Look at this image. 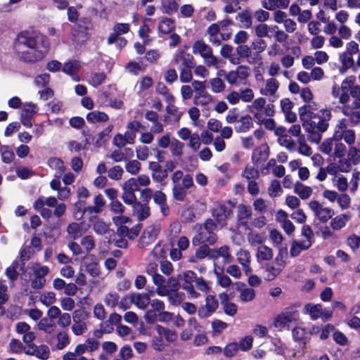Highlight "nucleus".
<instances>
[{
	"label": "nucleus",
	"mask_w": 360,
	"mask_h": 360,
	"mask_svg": "<svg viewBox=\"0 0 360 360\" xmlns=\"http://www.w3.org/2000/svg\"><path fill=\"white\" fill-rule=\"evenodd\" d=\"M359 45L355 41H349L346 44L345 50L340 53L339 60L342 65V68L345 70L352 69L354 70V56L359 52Z\"/></svg>",
	"instance_id": "39448f33"
},
{
	"label": "nucleus",
	"mask_w": 360,
	"mask_h": 360,
	"mask_svg": "<svg viewBox=\"0 0 360 360\" xmlns=\"http://www.w3.org/2000/svg\"><path fill=\"white\" fill-rule=\"evenodd\" d=\"M341 112L349 118L352 125H357L360 123V108H354L346 105L341 108Z\"/></svg>",
	"instance_id": "cd10ccee"
},
{
	"label": "nucleus",
	"mask_w": 360,
	"mask_h": 360,
	"mask_svg": "<svg viewBox=\"0 0 360 360\" xmlns=\"http://www.w3.org/2000/svg\"><path fill=\"white\" fill-rule=\"evenodd\" d=\"M300 319L297 310H286L276 316L274 325L276 328L282 329L288 326L290 323L297 322Z\"/></svg>",
	"instance_id": "4468645a"
},
{
	"label": "nucleus",
	"mask_w": 360,
	"mask_h": 360,
	"mask_svg": "<svg viewBox=\"0 0 360 360\" xmlns=\"http://www.w3.org/2000/svg\"><path fill=\"white\" fill-rule=\"evenodd\" d=\"M120 296L115 292H110L105 295L103 302L105 305L110 308L116 307L119 304Z\"/></svg>",
	"instance_id": "864d4df0"
},
{
	"label": "nucleus",
	"mask_w": 360,
	"mask_h": 360,
	"mask_svg": "<svg viewBox=\"0 0 360 360\" xmlns=\"http://www.w3.org/2000/svg\"><path fill=\"white\" fill-rule=\"evenodd\" d=\"M218 308V301L213 295H207L205 299V305L198 311V314L202 318L210 316Z\"/></svg>",
	"instance_id": "412c9836"
},
{
	"label": "nucleus",
	"mask_w": 360,
	"mask_h": 360,
	"mask_svg": "<svg viewBox=\"0 0 360 360\" xmlns=\"http://www.w3.org/2000/svg\"><path fill=\"white\" fill-rule=\"evenodd\" d=\"M297 150L299 153L305 156H310L312 155V149L309 145L306 143L304 136L300 137L297 140Z\"/></svg>",
	"instance_id": "69168bd1"
},
{
	"label": "nucleus",
	"mask_w": 360,
	"mask_h": 360,
	"mask_svg": "<svg viewBox=\"0 0 360 360\" xmlns=\"http://www.w3.org/2000/svg\"><path fill=\"white\" fill-rule=\"evenodd\" d=\"M355 77L350 76L342 82V90H348L350 96L352 98L350 107L354 108H360V85L354 84Z\"/></svg>",
	"instance_id": "9d476101"
},
{
	"label": "nucleus",
	"mask_w": 360,
	"mask_h": 360,
	"mask_svg": "<svg viewBox=\"0 0 360 360\" xmlns=\"http://www.w3.org/2000/svg\"><path fill=\"white\" fill-rule=\"evenodd\" d=\"M15 332L22 335V341L27 345H30L36 338L35 333L31 331V327L25 322H18L15 327Z\"/></svg>",
	"instance_id": "dca6fc26"
},
{
	"label": "nucleus",
	"mask_w": 360,
	"mask_h": 360,
	"mask_svg": "<svg viewBox=\"0 0 360 360\" xmlns=\"http://www.w3.org/2000/svg\"><path fill=\"white\" fill-rule=\"evenodd\" d=\"M94 203V205L93 206L88 207L86 210L90 214H98L101 212L105 205V201L101 194L95 197Z\"/></svg>",
	"instance_id": "49530a36"
},
{
	"label": "nucleus",
	"mask_w": 360,
	"mask_h": 360,
	"mask_svg": "<svg viewBox=\"0 0 360 360\" xmlns=\"http://www.w3.org/2000/svg\"><path fill=\"white\" fill-rule=\"evenodd\" d=\"M181 275V278L184 281L182 288L187 292L191 298H198L200 294L195 290V287L193 285V283H195L198 278L197 274L193 271H186Z\"/></svg>",
	"instance_id": "2eb2a0df"
},
{
	"label": "nucleus",
	"mask_w": 360,
	"mask_h": 360,
	"mask_svg": "<svg viewBox=\"0 0 360 360\" xmlns=\"http://www.w3.org/2000/svg\"><path fill=\"white\" fill-rule=\"evenodd\" d=\"M253 127L252 117L250 115L240 117L237 121L236 130L238 132H246Z\"/></svg>",
	"instance_id": "72a5a7b5"
},
{
	"label": "nucleus",
	"mask_w": 360,
	"mask_h": 360,
	"mask_svg": "<svg viewBox=\"0 0 360 360\" xmlns=\"http://www.w3.org/2000/svg\"><path fill=\"white\" fill-rule=\"evenodd\" d=\"M213 102V97L207 91L200 94H195L193 103L195 105L207 106Z\"/></svg>",
	"instance_id": "37998d69"
},
{
	"label": "nucleus",
	"mask_w": 360,
	"mask_h": 360,
	"mask_svg": "<svg viewBox=\"0 0 360 360\" xmlns=\"http://www.w3.org/2000/svg\"><path fill=\"white\" fill-rule=\"evenodd\" d=\"M132 208L134 214L139 221L144 220L150 215V208L146 205L137 202L132 206Z\"/></svg>",
	"instance_id": "e433bc0d"
},
{
	"label": "nucleus",
	"mask_w": 360,
	"mask_h": 360,
	"mask_svg": "<svg viewBox=\"0 0 360 360\" xmlns=\"http://www.w3.org/2000/svg\"><path fill=\"white\" fill-rule=\"evenodd\" d=\"M309 208L321 222L326 223L335 214L333 209L324 206L318 200H312L308 203Z\"/></svg>",
	"instance_id": "1a4fd4ad"
},
{
	"label": "nucleus",
	"mask_w": 360,
	"mask_h": 360,
	"mask_svg": "<svg viewBox=\"0 0 360 360\" xmlns=\"http://www.w3.org/2000/svg\"><path fill=\"white\" fill-rule=\"evenodd\" d=\"M193 54L200 55L207 67L219 68L220 60L212 52V48L202 40L195 41L192 46Z\"/></svg>",
	"instance_id": "20e7f679"
},
{
	"label": "nucleus",
	"mask_w": 360,
	"mask_h": 360,
	"mask_svg": "<svg viewBox=\"0 0 360 360\" xmlns=\"http://www.w3.org/2000/svg\"><path fill=\"white\" fill-rule=\"evenodd\" d=\"M87 319L86 312L83 310H75L72 313L73 323L71 326L72 332L77 336L82 335L87 330L85 320Z\"/></svg>",
	"instance_id": "9b49d317"
},
{
	"label": "nucleus",
	"mask_w": 360,
	"mask_h": 360,
	"mask_svg": "<svg viewBox=\"0 0 360 360\" xmlns=\"http://www.w3.org/2000/svg\"><path fill=\"white\" fill-rule=\"evenodd\" d=\"M129 300L130 303L141 309H146L150 302V295L146 292H132L129 295Z\"/></svg>",
	"instance_id": "f3484780"
},
{
	"label": "nucleus",
	"mask_w": 360,
	"mask_h": 360,
	"mask_svg": "<svg viewBox=\"0 0 360 360\" xmlns=\"http://www.w3.org/2000/svg\"><path fill=\"white\" fill-rule=\"evenodd\" d=\"M350 219L348 214H341L331 218L330 226L333 231H339L345 227L347 221Z\"/></svg>",
	"instance_id": "473e14b6"
},
{
	"label": "nucleus",
	"mask_w": 360,
	"mask_h": 360,
	"mask_svg": "<svg viewBox=\"0 0 360 360\" xmlns=\"http://www.w3.org/2000/svg\"><path fill=\"white\" fill-rule=\"evenodd\" d=\"M25 354L29 355H35L37 358L41 360H47L50 356V349L48 346L45 345L37 346L36 345L31 343L27 346V350L25 351Z\"/></svg>",
	"instance_id": "a211bd4d"
},
{
	"label": "nucleus",
	"mask_w": 360,
	"mask_h": 360,
	"mask_svg": "<svg viewBox=\"0 0 360 360\" xmlns=\"http://www.w3.org/2000/svg\"><path fill=\"white\" fill-rule=\"evenodd\" d=\"M140 231V228L138 226L129 228L127 224L121 226L117 229V233L121 237H127L129 239L135 238Z\"/></svg>",
	"instance_id": "c9c22d12"
},
{
	"label": "nucleus",
	"mask_w": 360,
	"mask_h": 360,
	"mask_svg": "<svg viewBox=\"0 0 360 360\" xmlns=\"http://www.w3.org/2000/svg\"><path fill=\"white\" fill-rule=\"evenodd\" d=\"M49 166L56 169L58 175H61L65 171L63 162L57 158H51L48 161Z\"/></svg>",
	"instance_id": "052dcab7"
},
{
	"label": "nucleus",
	"mask_w": 360,
	"mask_h": 360,
	"mask_svg": "<svg viewBox=\"0 0 360 360\" xmlns=\"http://www.w3.org/2000/svg\"><path fill=\"white\" fill-rule=\"evenodd\" d=\"M72 37L76 44H83L88 39L87 26L77 24L72 31Z\"/></svg>",
	"instance_id": "5701e85b"
},
{
	"label": "nucleus",
	"mask_w": 360,
	"mask_h": 360,
	"mask_svg": "<svg viewBox=\"0 0 360 360\" xmlns=\"http://www.w3.org/2000/svg\"><path fill=\"white\" fill-rule=\"evenodd\" d=\"M99 347V342L94 338L87 339L84 343L78 344L73 352H67L63 356V360H76V357L84 356L86 352H94Z\"/></svg>",
	"instance_id": "423d86ee"
},
{
	"label": "nucleus",
	"mask_w": 360,
	"mask_h": 360,
	"mask_svg": "<svg viewBox=\"0 0 360 360\" xmlns=\"http://www.w3.org/2000/svg\"><path fill=\"white\" fill-rule=\"evenodd\" d=\"M231 214V209L224 204L217 205L213 210V217L219 224H224Z\"/></svg>",
	"instance_id": "393cba45"
},
{
	"label": "nucleus",
	"mask_w": 360,
	"mask_h": 360,
	"mask_svg": "<svg viewBox=\"0 0 360 360\" xmlns=\"http://www.w3.org/2000/svg\"><path fill=\"white\" fill-rule=\"evenodd\" d=\"M236 290L239 292V299L242 302H252L255 298L254 289L248 288L244 283L236 282Z\"/></svg>",
	"instance_id": "6ab92c4d"
},
{
	"label": "nucleus",
	"mask_w": 360,
	"mask_h": 360,
	"mask_svg": "<svg viewBox=\"0 0 360 360\" xmlns=\"http://www.w3.org/2000/svg\"><path fill=\"white\" fill-rule=\"evenodd\" d=\"M122 190L123 193L122 194V199L126 204L133 206L135 203L138 202L135 193L131 191L130 190H128L123 186Z\"/></svg>",
	"instance_id": "13d9d810"
},
{
	"label": "nucleus",
	"mask_w": 360,
	"mask_h": 360,
	"mask_svg": "<svg viewBox=\"0 0 360 360\" xmlns=\"http://www.w3.org/2000/svg\"><path fill=\"white\" fill-rule=\"evenodd\" d=\"M210 248L208 245H202L200 246L195 252V257L189 259V262L191 263H196L198 260H202L205 257H209Z\"/></svg>",
	"instance_id": "de8ad7c7"
},
{
	"label": "nucleus",
	"mask_w": 360,
	"mask_h": 360,
	"mask_svg": "<svg viewBox=\"0 0 360 360\" xmlns=\"http://www.w3.org/2000/svg\"><path fill=\"white\" fill-rule=\"evenodd\" d=\"M266 98L258 97L254 98L251 104L248 106V111L253 115L255 121H261V116L265 115L267 117H273L275 110L274 105L271 103L266 105Z\"/></svg>",
	"instance_id": "7ed1b4c3"
},
{
	"label": "nucleus",
	"mask_w": 360,
	"mask_h": 360,
	"mask_svg": "<svg viewBox=\"0 0 360 360\" xmlns=\"http://www.w3.org/2000/svg\"><path fill=\"white\" fill-rule=\"evenodd\" d=\"M37 327L39 330H42L47 334L53 333L56 328V324L46 318L41 319L39 321Z\"/></svg>",
	"instance_id": "a18cd8bd"
},
{
	"label": "nucleus",
	"mask_w": 360,
	"mask_h": 360,
	"mask_svg": "<svg viewBox=\"0 0 360 360\" xmlns=\"http://www.w3.org/2000/svg\"><path fill=\"white\" fill-rule=\"evenodd\" d=\"M283 193L281 184L278 180L274 179L271 181L268 188V193L271 197H277Z\"/></svg>",
	"instance_id": "680f3d73"
},
{
	"label": "nucleus",
	"mask_w": 360,
	"mask_h": 360,
	"mask_svg": "<svg viewBox=\"0 0 360 360\" xmlns=\"http://www.w3.org/2000/svg\"><path fill=\"white\" fill-rule=\"evenodd\" d=\"M269 205V201L263 198H257L254 201L252 205L255 211L264 214L268 212Z\"/></svg>",
	"instance_id": "0e129e2a"
},
{
	"label": "nucleus",
	"mask_w": 360,
	"mask_h": 360,
	"mask_svg": "<svg viewBox=\"0 0 360 360\" xmlns=\"http://www.w3.org/2000/svg\"><path fill=\"white\" fill-rule=\"evenodd\" d=\"M86 120L91 123L105 122L108 120V116L103 112L92 111L87 114Z\"/></svg>",
	"instance_id": "09e8293b"
},
{
	"label": "nucleus",
	"mask_w": 360,
	"mask_h": 360,
	"mask_svg": "<svg viewBox=\"0 0 360 360\" xmlns=\"http://www.w3.org/2000/svg\"><path fill=\"white\" fill-rule=\"evenodd\" d=\"M273 256L274 252L271 248L265 245H261L258 247L256 252V258L258 262L269 261L273 258Z\"/></svg>",
	"instance_id": "f704fd0d"
},
{
	"label": "nucleus",
	"mask_w": 360,
	"mask_h": 360,
	"mask_svg": "<svg viewBox=\"0 0 360 360\" xmlns=\"http://www.w3.org/2000/svg\"><path fill=\"white\" fill-rule=\"evenodd\" d=\"M242 177L247 180H255L259 178V172L254 166L247 165L242 172Z\"/></svg>",
	"instance_id": "5fc2aeb1"
},
{
	"label": "nucleus",
	"mask_w": 360,
	"mask_h": 360,
	"mask_svg": "<svg viewBox=\"0 0 360 360\" xmlns=\"http://www.w3.org/2000/svg\"><path fill=\"white\" fill-rule=\"evenodd\" d=\"M306 131L309 133L308 139L313 143H320L322 135L321 132L315 130V128H312V124H311L309 126L304 125Z\"/></svg>",
	"instance_id": "bf43d9fd"
},
{
	"label": "nucleus",
	"mask_w": 360,
	"mask_h": 360,
	"mask_svg": "<svg viewBox=\"0 0 360 360\" xmlns=\"http://www.w3.org/2000/svg\"><path fill=\"white\" fill-rule=\"evenodd\" d=\"M174 22L169 18H164L159 23L158 29L163 34H169L174 29Z\"/></svg>",
	"instance_id": "4d7b16f0"
},
{
	"label": "nucleus",
	"mask_w": 360,
	"mask_h": 360,
	"mask_svg": "<svg viewBox=\"0 0 360 360\" xmlns=\"http://www.w3.org/2000/svg\"><path fill=\"white\" fill-rule=\"evenodd\" d=\"M49 343L53 345L56 349L62 350L70 345V338L67 331L60 330Z\"/></svg>",
	"instance_id": "aec40b11"
},
{
	"label": "nucleus",
	"mask_w": 360,
	"mask_h": 360,
	"mask_svg": "<svg viewBox=\"0 0 360 360\" xmlns=\"http://www.w3.org/2000/svg\"><path fill=\"white\" fill-rule=\"evenodd\" d=\"M269 147L265 145H261L255 148L252 153V160L255 164L265 161L269 158Z\"/></svg>",
	"instance_id": "2f4dec72"
},
{
	"label": "nucleus",
	"mask_w": 360,
	"mask_h": 360,
	"mask_svg": "<svg viewBox=\"0 0 360 360\" xmlns=\"http://www.w3.org/2000/svg\"><path fill=\"white\" fill-rule=\"evenodd\" d=\"M214 266H216V264H214ZM214 274L216 276L217 279V283L219 285L223 288H229L232 284L233 282L230 277L224 274V271L221 270V271H219L216 267L214 269Z\"/></svg>",
	"instance_id": "4c0bfd02"
},
{
	"label": "nucleus",
	"mask_w": 360,
	"mask_h": 360,
	"mask_svg": "<svg viewBox=\"0 0 360 360\" xmlns=\"http://www.w3.org/2000/svg\"><path fill=\"white\" fill-rule=\"evenodd\" d=\"M148 169L152 172V177L156 182H162L167 177L166 170H164L159 163L150 162L148 165Z\"/></svg>",
	"instance_id": "bb28decb"
},
{
	"label": "nucleus",
	"mask_w": 360,
	"mask_h": 360,
	"mask_svg": "<svg viewBox=\"0 0 360 360\" xmlns=\"http://www.w3.org/2000/svg\"><path fill=\"white\" fill-rule=\"evenodd\" d=\"M9 350L14 354H22L23 352L25 353V351L27 350V347L19 340L13 338L9 343Z\"/></svg>",
	"instance_id": "6e6d98bb"
},
{
	"label": "nucleus",
	"mask_w": 360,
	"mask_h": 360,
	"mask_svg": "<svg viewBox=\"0 0 360 360\" xmlns=\"http://www.w3.org/2000/svg\"><path fill=\"white\" fill-rule=\"evenodd\" d=\"M237 261L242 266L243 270L246 274L252 271L250 268L251 255L249 251L240 249L236 254Z\"/></svg>",
	"instance_id": "a878e982"
},
{
	"label": "nucleus",
	"mask_w": 360,
	"mask_h": 360,
	"mask_svg": "<svg viewBox=\"0 0 360 360\" xmlns=\"http://www.w3.org/2000/svg\"><path fill=\"white\" fill-rule=\"evenodd\" d=\"M157 236V230L153 227L147 228L143 233L140 240L139 245L141 248H144L148 245L154 242Z\"/></svg>",
	"instance_id": "7c9ffc66"
},
{
	"label": "nucleus",
	"mask_w": 360,
	"mask_h": 360,
	"mask_svg": "<svg viewBox=\"0 0 360 360\" xmlns=\"http://www.w3.org/2000/svg\"><path fill=\"white\" fill-rule=\"evenodd\" d=\"M1 160L4 163H11L14 159L15 155L11 149L7 146H3L0 148Z\"/></svg>",
	"instance_id": "e2e57ef3"
},
{
	"label": "nucleus",
	"mask_w": 360,
	"mask_h": 360,
	"mask_svg": "<svg viewBox=\"0 0 360 360\" xmlns=\"http://www.w3.org/2000/svg\"><path fill=\"white\" fill-rule=\"evenodd\" d=\"M44 37L34 31L20 32L14 43V50L19 58L25 62L33 63L41 60L45 51L41 49L40 43Z\"/></svg>",
	"instance_id": "f257e3e1"
},
{
	"label": "nucleus",
	"mask_w": 360,
	"mask_h": 360,
	"mask_svg": "<svg viewBox=\"0 0 360 360\" xmlns=\"http://www.w3.org/2000/svg\"><path fill=\"white\" fill-rule=\"evenodd\" d=\"M30 268L33 271L34 277L44 278L49 272L48 266H41L38 264H32Z\"/></svg>",
	"instance_id": "338daca9"
},
{
	"label": "nucleus",
	"mask_w": 360,
	"mask_h": 360,
	"mask_svg": "<svg viewBox=\"0 0 360 360\" xmlns=\"http://www.w3.org/2000/svg\"><path fill=\"white\" fill-rule=\"evenodd\" d=\"M114 145L119 148L124 147L127 144H134L133 137L129 136V133H124V134H117L112 140Z\"/></svg>",
	"instance_id": "79ce46f5"
},
{
	"label": "nucleus",
	"mask_w": 360,
	"mask_h": 360,
	"mask_svg": "<svg viewBox=\"0 0 360 360\" xmlns=\"http://www.w3.org/2000/svg\"><path fill=\"white\" fill-rule=\"evenodd\" d=\"M67 233L72 239H77L83 234L82 225L76 222L70 223L67 227Z\"/></svg>",
	"instance_id": "8fccbe9b"
},
{
	"label": "nucleus",
	"mask_w": 360,
	"mask_h": 360,
	"mask_svg": "<svg viewBox=\"0 0 360 360\" xmlns=\"http://www.w3.org/2000/svg\"><path fill=\"white\" fill-rule=\"evenodd\" d=\"M350 128H348V121L345 118L340 119L335 124L333 137L335 141H340L342 140V136L347 132Z\"/></svg>",
	"instance_id": "c85d7f7f"
},
{
	"label": "nucleus",
	"mask_w": 360,
	"mask_h": 360,
	"mask_svg": "<svg viewBox=\"0 0 360 360\" xmlns=\"http://www.w3.org/2000/svg\"><path fill=\"white\" fill-rule=\"evenodd\" d=\"M156 91L158 94L162 95L167 103H174V96L169 92L164 83L158 82L157 84Z\"/></svg>",
	"instance_id": "603ef678"
},
{
	"label": "nucleus",
	"mask_w": 360,
	"mask_h": 360,
	"mask_svg": "<svg viewBox=\"0 0 360 360\" xmlns=\"http://www.w3.org/2000/svg\"><path fill=\"white\" fill-rule=\"evenodd\" d=\"M174 61L179 69L184 67L193 68L194 65L193 57L183 51H179L175 54Z\"/></svg>",
	"instance_id": "4be33fe9"
},
{
	"label": "nucleus",
	"mask_w": 360,
	"mask_h": 360,
	"mask_svg": "<svg viewBox=\"0 0 360 360\" xmlns=\"http://www.w3.org/2000/svg\"><path fill=\"white\" fill-rule=\"evenodd\" d=\"M181 275L178 277L170 276L166 279L163 276V281L160 285H156L155 292L159 296H165L169 294L171 291H178L180 287L179 278Z\"/></svg>",
	"instance_id": "f8f14e48"
},
{
	"label": "nucleus",
	"mask_w": 360,
	"mask_h": 360,
	"mask_svg": "<svg viewBox=\"0 0 360 360\" xmlns=\"http://www.w3.org/2000/svg\"><path fill=\"white\" fill-rule=\"evenodd\" d=\"M286 252L280 250L272 263H269L265 266V278L267 281H273L283 271L285 266Z\"/></svg>",
	"instance_id": "0eeeda50"
},
{
	"label": "nucleus",
	"mask_w": 360,
	"mask_h": 360,
	"mask_svg": "<svg viewBox=\"0 0 360 360\" xmlns=\"http://www.w3.org/2000/svg\"><path fill=\"white\" fill-rule=\"evenodd\" d=\"M216 229L217 225L211 219H207L203 225L196 224L193 227L195 234L192 238V244L194 246L200 244L214 245L217 241V236L214 233Z\"/></svg>",
	"instance_id": "f03ea898"
},
{
	"label": "nucleus",
	"mask_w": 360,
	"mask_h": 360,
	"mask_svg": "<svg viewBox=\"0 0 360 360\" xmlns=\"http://www.w3.org/2000/svg\"><path fill=\"white\" fill-rule=\"evenodd\" d=\"M250 68L245 65L238 66L234 70H231L225 75V79L231 85H238L250 76Z\"/></svg>",
	"instance_id": "ddd939ff"
},
{
	"label": "nucleus",
	"mask_w": 360,
	"mask_h": 360,
	"mask_svg": "<svg viewBox=\"0 0 360 360\" xmlns=\"http://www.w3.org/2000/svg\"><path fill=\"white\" fill-rule=\"evenodd\" d=\"M238 218L242 224L247 223L252 216V209L250 206L240 204L237 207Z\"/></svg>",
	"instance_id": "a19ab883"
},
{
	"label": "nucleus",
	"mask_w": 360,
	"mask_h": 360,
	"mask_svg": "<svg viewBox=\"0 0 360 360\" xmlns=\"http://www.w3.org/2000/svg\"><path fill=\"white\" fill-rule=\"evenodd\" d=\"M208 83L213 93L219 94L225 90L226 84L220 77L210 79Z\"/></svg>",
	"instance_id": "3c124183"
},
{
	"label": "nucleus",
	"mask_w": 360,
	"mask_h": 360,
	"mask_svg": "<svg viewBox=\"0 0 360 360\" xmlns=\"http://www.w3.org/2000/svg\"><path fill=\"white\" fill-rule=\"evenodd\" d=\"M146 273L151 276L155 285H160L163 281V276L158 273V264L154 262L149 263L146 266Z\"/></svg>",
	"instance_id": "58836bf2"
},
{
	"label": "nucleus",
	"mask_w": 360,
	"mask_h": 360,
	"mask_svg": "<svg viewBox=\"0 0 360 360\" xmlns=\"http://www.w3.org/2000/svg\"><path fill=\"white\" fill-rule=\"evenodd\" d=\"M304 310L313 320H316L323 315V309L321 304H308L305 305Z\"/></svg>",
	"instance_id": "c03bdc74"
},
{
	"label": "nucleus",
	"mask_w": 360,
	"mask_h": 360,
	"mask_svg": "<svg viewBox=\"0 0 360 360\" xmlns=\"http://www.w3.org/2000/svg\"><path fill=\"white\" fill-rule=\"evenodd\" d=\"M280 82L274 77L266 79L263 85L259 88V94L269 98L271 102H274L279 98L278 90Z\"/></svg>",
	"instance_id": "6e6552de"
},
{
	"label": "nucleus",
	"mask_w": 360,
	"mask_h": 360,
	"mask_svg": "<svg viewBox=\"0 0 360 360\" xmlns=\"http://www.w3.org/2000/svg\"><path fill=\"white\" fill-rule=\"evenodd\" d=\"M79 67L80 65L77 60H70L64 64L63 71L66 74L72 75L75 81H79V79L76 75V73L78 72Z\"/></svg>",
	"instance_id": "ea45409f"
},
{
	"label": "nucleus",
	"mask_w": 360,
	"mask_h": 360,
	"mask_svg": "<svg viewBox=\"0 0 360 360\" xmlns=\"http://www.w3.org/2000/svg\"><path fill=\"white\" fill-rule=\"evenodd\" d=\"M294 193L302 200L309 199L313 193V189L309 186H306L299 181L295 183L293 186Z\"/></svg>",
	"instance_id": "c756f323"
},
{
	"label": "nucleus",
	"mask_w": 360,
	"mask_h": 360,
	"mask_svg": "<svg viewBox=\"0 0 360 360\" xmlns=\"http://www.w3.org/2000/svg\"><path fill=\"white\" fill-rule=\"evenodd\" d=\"M347 157L352 164H359L360 162V150L356 147L351 146L348 150Z\"/></svg>",
	"instance_id": "774afa93"
},
{
	"label": "nucleus",
	"mask_w": 360,
	"mask_h": 360,
	"mask_svg": "<svg viewBox=\"0 0 360 360\" xmlns=\"http://www.w3.org/2000/svg\"><path fill=\"white\" fill-rule=\"evenodd\" d=\"M312 245L309 240H293L290 250V255L292 257H297L302 251L308 250Z\"/></svg>",
	"instance_id": "b1692460"
}]
</instances>
